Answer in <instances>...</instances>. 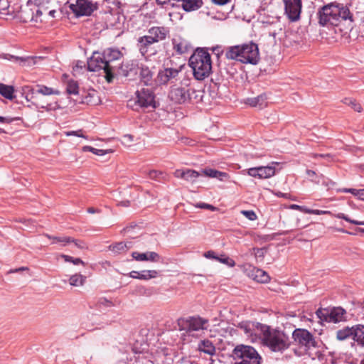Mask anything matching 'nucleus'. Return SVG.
<instances>
[{"instance_id":"obj_46","label":"nucleus","mask_w":364,"mask_h":364,"mask_svg":"<svg viewBox=\"0 0 364 364\" xmlns=\"http://www.w3.org/2000/svg\"><path fill=\"white\" fill-rule=\"evenodd\" d=\"M65 135L67 136H76L78 137H82L85 139H87V136L83 134V131L82 129H79L77 131H70V132H65Z\"/></svg>"},{"instance_id":"obj_31","label":"nucleus","mask_w":364,"mask_h":364,"mask_svg":"<svg viewBox=\"0 0 364 364\" xmlns=\"http://www.w3.org/2000/svg\"><path fill=\"white\" fill-rule=\"evenodd\" d=\"M14 88L11 85H7L0 83V95L8 100H13L15 98Z\"/></svg>"},{"instance_id":"obj_39","label":"nucleus","mask_w":364,"mask_h":364,"mask_svg":"<svg viewBox=\"0 0 364 364\" xmlns=\"http://www.w3.org/2000/svg\"><path fill=\"white\" fill-rule=\"evenodd\" d=\"M343 102L350 107H351L355 111L360 112L363 109L361 105L356 102L355 100L352 98H345L343 100Z\"/></svg>"},{"instance_id":"obj_56","label":"nucleus","mask_w":364,"mask_h":364,"mask_svg":"<svg viewBox=\"0 0 364 364\" xmlns=\"http://www.w3.org/2000/svg\"><path fill=\"white\" fill-rule=\"evenodd\" d=\"M274 193L279 197H283L285 198H290V193H282L280 191L274 192Z\"/></svg>"},{"instance_id":"obj_51","label":"nucleus","mask_w":364,"mask_h":364,"mask_svg":"<svg viewBox=\"0 0 364 364\" xmlns=\"http://www.w3.org/2000/svg\"><path fill=\"white\" fill-rule=\"evenodd\" d=\"M98 304L99 305L102 306H111L112 305V301H110L109 300L105 299V298H100L99 300H98Z\"/></svg>"},{"instance_id":"obj_50","label":"nucleus","mask_w":364,"mask_h":364,"mask_svg":"<svg viewBox=\"0 0 364 364\" xmlns=\"http://www.w3.org/2000/svg\"><path fill=\"white\" fill-rule=\"evenodd\" d=\"M203 256L207 259H212L215 260H217L218 259V255H216L215 252L213 250L205 252L203 254Z\"/></svg>"},{"instance_id":"obj_37","label":"nucleus","mask_w":364,"mask_h":364,"mask_svg":"<svg viewBox=\"0 0 364 364\" xmlns=\"http://www.w3.org/2000/svg\"><path fill=\"white\" fill-rule=\"evenodd\" d=\"M66 91L69 95H77L79 92V85L77 81L69 80L67 82Z\"/></svg>"},{"instance_id":"obj_53","label":"nucleus","mask_w":364,"mask_h":364,"mask_svg":"<svg viewBox=\"0 0 364 364\" xmlns=\"http://www.w3.org/2000/svg\"><path fill=\"white\" fill-rule=\"evenodd\" d=\"M71 242H74L75 245L80 249H85L86 247L85 243L82 240H77L74 239V241H71Z\"/></svg>"},{"instance_id":"obj_38","label":"nucleus","mask_w":364,"mask_h":364,"mask_svg":"<svg viewBox=\"0 0 364 364\" xmlns=\"http://www.w3.org/2000/svg\"><path fill=\"white\" fill-rule=\"evenodd\" d=\"M254 279L258 282L265 283L269 280V277L264 271L257 269L255 270V275Z\"/></svg>"},{"instance_id":"obj_5","label":"nucleus","mask_w":364,"mask_h":364,"mask_svg":"<svg viewBox=\"0 0 364 364\" xmlns=\"http://www.w3.org/2000/svg\"><path fill=\"white\" fill-rule=\"evenodd\" d=\"M174 176L185 181L193 180L200 176L216 178L220 181H228L229 174L225 171H220L211 168H205L200 171L191 169H178L174 171Z\"/></svg>"},{"instance_id":"obj_21","label":"nucleus","mask_w":364,"mask_h":364,"mask_svg":"<svg viewBox=\"0 0 364 364\" xmlns=\"http://www.w3.org/2000/svg\"><path fill=\"white\" fill-rule=\"evenodd\" d=\"M169 35V29L165 26H153L148 30V36L155 43L164 41Z\"/></svg>"},{"instance_id":"obj_10","label":"nucleus","mask_w":364,"mask_h":364,"mask_svg":"<svg viewBox=\"0 0 364 364\" xmlns=\"http://www.w3.org/2000/svg\"><path fill=\"white\" fill-rule=\"evenodd\" d=\"M337 8L336 3H331L323 6L318 10V23L322 26H338Z\"/></svg>"},{"instance_id":"obj_41","label":"nucleus","mask_w":364,"mask_h":364,"mask_svg":"<svg viewBox=\"0 0 364 364\" xmlns=\"http://www.w3.org/2000/svg\"><path fill=\"white\" fill-rule=\"evenodd\" d=\"M103 54L105 55L106 58H109L112 60V65H113V63L115 60H117L121 56V53L118 50H109L107 52H105Z\"/></svg>"},{"instance_id":"obj_2","label":"nucleus","mask_w":364,"mask_h":364,"mask_svg":"<svg viewBox=\"0 0 364 364\" xmlns=\"http://www.w3.org/2000/svg\"><path fill=\"white\" fill-rule=\"evenodd\" d=\"M189 65L198 80H203L212 72L210 55L205 48H198L189 58Z\"/></svg>"},{"instance_id":"obj_13","label":"nucleus","mask_w":364,"mask_h":364,"mask_svg":"<svg viewBox=\"0 0 364 364\" xmlns=\"http://www.w3.org/2000/svg\"><path fill=\"white\" fill-rule=\"evenodd\" d=\"M337 8V14L336 18H338V26H341L343 28L341 30L350 31L353 28V16L349 9L341 4L336 3Z\"/></svg>"},{"instance_id":"obj_16","label":"nucleus","mask_w":364,"mask_h":364,"mask_svg":"<svg viewBox=\"0 0 364 364\" xmlns=\"http://www.w3.org/2000/svg\"><path fill=\"white\" fill-rule=\"evenodd\" d=\"M279 164V162L272 161L266 166L250 168L248 169L247 173L252 177L257 178L259 179H267L275 174V166Z\"/></svg>"},{"instance_id":"obj_34","label":"nucleus","mask_w":364,"mask_h":364,"mask_svg":"<svg viewBox=\"0 0 364 364\" xmlns=\"http://www.w3.org/2000/svg\"><path fill=\"white\" fill-rule=\"evenodd\" d=\"M86 277L80 274L72 275L69 279V283L73 287H81L84 284Z\"/></svg>"},{"instance_id":"obj_47","label":"nucleus","mask_w":364,"mask_h":364,"mask_svg":"<svg viewBox=\"0 0 364 364\" xmlns=\"http://www.w3.org/2000/svg\"><path fill=\"white\" fill-rule=\"evenodd\" d=\"M195 206L198 208L208 209L211 211H215L218 210V208H216L210 204H208V203H198L195 205Z\"/></svg>"},{"instance_id":"obj_60","label":"nucleus","mask_w":364,"mask_h":364,"mask_svg":"<svg viewBox=\"0 0 364 364\" xmlns=\"http://www.w3.org/2000/svg\"><path fill=\"white\" fill-rule=\"evenodd\" d=\"M125 244H126V249H127V251H128L129 249L132 248L133 247V242L132 241H126V242H124Z\"/></svg>"},{"instance_id":"obj_32","label":"nucleus","mask_w":364,"mask_h":364,"mask_svg":"<svg viewBox=\"0 0 364 364\" xmlns=\"http://www.w3.org/2000/svg\"><path fill=\"white\" fill-rule=\"evenodd\" d=\"M350 336L354 337V326L351 328L346 327L336 332V338L339 341H344Z\"/></svg>"},{"instance_id":"obj_14","label":"nucleus","mask_w":364,"mask_h":364,"mask_svg":"<svg viewBox=\"0 0 364 364\" xmlns=\"http://www.w3.org/2000/svg\"><path fill=\"white\" fill-rule=\"evenodd\" d=\"M346 311L341 307H333L332 309H319L316 314L321 320L326 322L337 323L343 319Z\"/></svg>"},{"instance_id":"obj_35","label":"nucleus","mask_w":364,"mask_h":364,"mask_svg":"<svg viewBox=\"0 0 364 364\" xmlns=\"http://www.w3.org/2000/svg\"><path fill=\"white\" fill-rule=\"evenodd\" d=\"M45 236L48 237V239H50L53 240V244L60 242L62 243L63 246L66 245L67 244L71 242V241H74V239L70 237H53L48 234H45Z\"/></svg>"},{"instance_id":"obj_64","label":"nucleus","mask_w":364,"mask_h":364,"mask_svg":"<svg viewBox=\"0 0 364 364\" xmlns=\"http://www.w3.org/2000/svg\"><path fill=\"white\" fill-rule=\"evenodd\" d=\"M132 228V226H130V227H126L124 228L123 230H122V232H124V233H127L128 232H129L130 229Z\"/></svg>"},{"instance_id":"obj_19","label":"nucleus","mask_w":364,"mask_h":364,"mask_svg":"<svg viewBox=\"0 0 364 364\" xmlns=\"http://www.w3.org/2000/svg\"><path fill=\"white\" fill-rule=\"evenodd\" d=\"M266 326L260 323L247 322L240 325V329L244 331L247 336L251 338L253 341L257 339V336L262 337L261 326Z\"/></svg>"},{"instance_id":"obj_40","label":"nucleus","mask_w":364,"mask_h":364,"mask_svg":"<svg viewBox=\"0 0 364 364\" xmlns=\"http://www.w3.org/2000/svg\"><path fill=\"white\" fill-rule=\"evenodd\" d=\"M217 261L226 264L228 267H232L235 265V261L226 256L225 255H221L220 256H218Z\"/></svg>"},{"instance_id":"obj_4","label":"nucleus","mask_w":364,"mask_h":364,"mask_svg":"<svg viewBox=\"0 0 364 364\" xmlns=\"http://www.w3.org/2000/svg\"><path fill=\"white\" fill-rule=\"evenodd\" d=\"M116 65H112V60L106 58L105 54L94 53L87 61V70L91 72H97L102 70L106 80L112 82L116 70Z\"/></svg>"},{"instance_id":"obj_3","label":"nucleus","mask_w":364,"mask_h":364,"mask_svg":"<svg viewBox=\"0 0 364 364\" xmlns=\"http://www.w3.org/2000/svg\"><path fill=\"white\" fill-rule=\"evenodd\" d=\"M261 328L262 343L272 351L283 353L289 347V338L284 332L272 329L269 326H261Z\"/></svg>"},{"instance_id":"obj_33","label":"nucleus","mask_w":364,"mask_h":364,"mask_svg":"<svg viewBox=\"0 0 364 364\" xmlns=\"http://www.w3.org/2000/svg\"><path fill=\"white\" fill-rule=\"evenodd\" d=\"M149 178L154 181H169V176L167 173L158 171H150L148 173Z\"/></svg>"},{"instance_id":"obj_44","label":"nucleus","mask_w":364,"mask_h":364,"mask_svg":"<svg viewBox=\"0 0 364 364\" xmlns=\"http://www.w3.org/2000/svg\"><path fill=\"white\" fill-rule=\"evenodd\" d=\"M83 151H90L93 153L94 154L102 156L106 154V151L102 149H97L94 147H92L90 146H85L82 147Z\"/></svg>"},{"instance_id":"obj_26","label":"nucleus","mask_w":364,"mask_h":364,"mask_svg":"<svg viewBox=\"0 0 364 364\" xmlns=\"http://www.w3.org/2000/svg\"><path fill=\"white\" fill-rule=\"evenodd\" d=\"M181 3V6L185 11L190 12L198 10L203 4V0H178Z\"/></svg>"},{"instance_id":"obj_45","label":"nucleus","mask_w":364,"mask_h":364,"mask_svg":"<svg viewBox=\"0 0 364 364\" xmlns=\"http://www.w3.org/2000/svg\"><path fill=\"white\" fill-rule=\"evenodd\" d=\"M240 213L250 220L254 221L257 218L256 213L253 210H241Z\"/></svg>"},{"instance_id":"obj_48","label":"nucleus","mask_w":364,"mask_h":364,"mask_svg":"<svg viewBox=\"0 0 364 364\" xmlns=\"http://www.w3.org/2000/svg\"><path fill=\"white\" fill-rule=\"evenodd\" d=\"M332 191H335L336 193H350L353 196H356L357 189L356 188H332Z\"/></svg>"},{"instance_id":"obj_7","label":"nucleus","mask_w":364,"mask_h":364,"mask_svg":"<svg viewBox=\"0 0 364 364\" xmlns=\"http://www.w3.org/2000/svg\"><path fill=\"white\" fill-rule=\"evenodd\" d=\"M22 94L25 95V98L28 102H31L35 106L38 107L40 105L39 94L43 95H59V91L43 85H37L36 89L27 85L22 87Z\"/></svg>"},{"instance_id":"obj_23","label":"nucleus","mask_w":364,"mask_h":364,"mask_svg":"<svg viewBox=\"0 0 364 364\" xmlns=\"http://www.w3.org/2000/svg\"><path fill=\"white\" fill-rule=\"evenodd\" d=\"M132 257L136 261H150V262H159L160 259V255L155 252H133Z\"/></svg>"},{"instance_id":"obj_24","label":"nucleus","mask_w":364,"mask_h":364,"mask_svg":"<svg viewBox=\"0 0 364 364\" xmlns=\"http://www.w3.org/2000/svg\"><path fill=\"white\" fill-rule=\"evenodd\" d=\"M159 272L156 270H143L141 272L132 271L129 273V277L134 279L149 280L150 279L156 278Z\"/></svg>"},{"instance_id":"obj_49","label":"nucleus","mask_w":364,"mask_h":364,"mask_svg":"<svg viewBox=\"0 0 364 364\" xmlns=\"http://www.w3.org/2000/svg\"><path fill=\"white\" fill-rule=\"evenodd\" d=\"M37 107H41L42 109H46V111H50L56 109L58 107H59V105L57 103H55L54 106H52V105L50 104L45 105L40 102V105H38Z\"/></svg>"},{"instance_id":"obj_12","label":"nucleus","mask_w":364,"mask_h":364,"mask_svg":"<svg viewBox=\"0 0 364 364\" xmlns=\"http://www.w3.org/2000/svg\"><path fill=\"white\" fill-rule=\"evenodd\" d=\"M292 337L295 343L303 348L304 350H308L312 347L316 346V341L314 336L306 329L296 328L293 331Z\"/></svg>"},{"instance_id":"obj_18","label":"nucleus","mask_w":364,"mask_h":364,"mask_svg":"<svg viewBox=\"0 0 364 364\" xmlns=\"http://www.w3.org/2000/svg\"><path fill=\"white\" fill-rule=\"evenodd\" d=\"M136 102L141 107H153L155 105V96L154 92L149 88H141L136 92Z\"/></svg>"},{"instance_id":"obj_30","label":"nucleus","mask_w":364,"mask_h":364,"mask_svg":"<svg viewBox=\"0 0 364 364\" xmlns=\"http://www.w3.org/2000/svg\"><path fill=\"white\" fill-rule=\"evenodd\" d=\"M140 77L141 80L144 82L145 85H149L152 80L153 73L152 71L146 66L143 65L140 67Z\"/></svg>"},{"instance_id":"obj_43","label":"nucleus","mask_w":364,"mask_h":364,"mask_svg":"<svg viewBox=\"0 0 364 364\" xmlns=\"http://www.w3.org/2000/svg\"><path fill=\"white\" fill-rule=\"evenodd\" d=\"M61 257L64 259L65 262H71L75 265L85 264L84 262L80 258H73L66 255H61Z\"/></svg>"},{"instance_id":"obj_8","label":"nucleus","mask_w":364,"mask_h":364,"mask_svg":"<svg viewBox=\"0 0 364 364\" xmlns=\"http://www.w3.org/2000/svg\"><path fill=\"white\" fill-rule=\"evenodd\" d=\"M198 92L194 89H187L182 87H171L168 97L171 101L176 104H183L188 102H191L193 99L198 102V97H201L198 94Z\"/></svg>"},{"instance_id":"obj_17","label":"nucleus","mask_w":364,"mask_h":364,"mask_svg":"<svg viewBox=\"0 0 364 364\" xmlns=\"http://www.w3.org/2000/svg\"><path fill=\"white\" fill-rule=\"evenodd\" d=\"M285 14L291 22L299 20L302 8L301 0H284Z\"/></svg>"},{"instance_id":"obj_62","label":"nucleus","mask_w":364,"mask_h":364,"mask_svg":"<svg viewBox=\"0 0 364 364\" xmlns=\"http://www.w3.org/2000/svg\"><path fill=\"white\" fill-rule=\"evenodd\" d=\"M85 67V63L82 61H78L77 63H76V65H75V68H82Z\"/></svg>"},{"instance_id":"obj_42","label":"nucleus","mask_w":364,"mask_h":364,"mask_svg":"<svg viewBox=\"0 0 364 364\" xmlns=\"http://www.w3.org/2000/svg\"><path fill=\"white\" fill-rule=\"evenodd\" d=\"M126 244L124 242H117L110 246L111 250L115 253H122L127 252Z\"/></svg>"},{"instance_id":"obj_58","label":"nucleus","mask_w":364,"mask_h":364,"mask_svg":"<svg viewBox=\"0 0 364 364\" xmlns=\"http://www.w3.org/2000/svg\"><path fill=\"white\" fill-rule=\"evenodd\" d=\"M314 158L321 157V158H324V159H328L332 158L331 155L329 154H314Z\"/></svg>"},{"instance_id":"obj_22","label":"nucleus","mask_w":364,"mask_h":364,"mask_svg":"<svg viewBox=\"0 0 364 364\" xmlns=\"http://www.w3.org/2000/svg\"><path fill=\"white\" fill-rule=\"evenodd\" d=\"M246 105L258 109H263L267 106V97L265 94H261L255 97H248L245 100Z\"/></svg>"},{"instance_id":"obj_57","label":"nucleus","mask_w":364,"mask_h":364,"mask_svg":"<svg viewBox=\"0 0 364 364\" xmlns=\"http://www.w3.org/2000/svg\"><path fill=\"white\" fill-rule=\"evenodd\" d=\"M28 267H19V268H17V269H11L9 272V273H16V272H22V271H24V270H28Z\"/></svg>"},{"instance_id":"obj_54","label":"nucleus","mask_w":364,"mask_h":364,"mask_svg":"<svg viewBox=\"0 0 364 364\" xmlns=\"http://www.w3.org/2000/svg\"><path fill=\"white\" fill-rule=\"evenodd\" d=\"M356 197L358 198L364 200V188L357 189Z\"/></svg>"},{"instance_id":"obj_15","label":"nucleus","mask_w":364,"mask_h":364,"mask_svg":"<svg viewBox=\"0 0 364 364\" xmlns=\"http://www.w3.org/2000/svg\"><path fill=\"white\" fill-rule=\"evenodd\" d=\"M70 9L77 16H90L97 9V4L90 0H77L70 5Z\"/></svg>"},{"instance_id":"obj_6","label":"nucleus","mask_w":364,"mask_h":364,"mask_svg":"<svg viewBox=\"0 0 364 364\" xmlns=\"http://www.w3.org/2000/svg\"><path fill=\"white\" fill-rule=\"evenodd\" d=\"M232 356L235 360H241L235 364H260L261 361L260 355L253 347L242 344L234 348Z\"/></svg>"},{"instance_id":"obj_1","label":"nucleus","mask_w":364,"mask_h":364,"mask_svg":"<svg viewBox=\"0 0 364 364\" xmlns=\"http://www.w3.org/2000/svg\"><path fill=\"white\" fill-rule=\"evenodd\" d=\"M225 56L228 60L252 65H257L260 59L258 46L252 41L226 47Z\"/></svg>"},{"instance_id":"obj_61","label":"nucleus","mask_w":364,"mask_h":364,"mask_svg":"<svg viewBox=\"0 0 364 364\" xmlns=\"http://www.w3.org/2000/svg\"><path fill=\"white\" fill-rule=\"evenodd\" d=\"M11 121H12L11 119H9L6 117L0 116V122L2 123H10V122H11Z\"/></svg>"},{"instance_id":"obj_63","label":"nucleus","mask_w":364,"mask_h":364,"mask_svg":"<svg viewBox=\"0 0 364 364\" xmlns=\"http://www.w3.org/2000/svg\"><path fill=\"white\" fill-rule=\"evenodd\" d=\"M87 212L89 213H97L98 210L92 207H90L87 209Z\"/></svg>"},{"instance_id":"obj_9","label":"nucleus","mask_w":364,"mask_h":364,"mask_svg":"<svg viewBox=\"0 0 364 364\" xmlns=\"http://www.w3.org/2000/svg\"><path fill=\"white\" fill-rule=\"evenodd\" d=\"M208 323V320L198 316L181 318L177 321L179 331H184L188 333L206 329Z\"/></svg>"},{"instance_id":"obj_29","label":"nucleus","mask_w":364,"mask_h":364,"mask_svg":"<svg viewBox=\"0 0 364 364\" xmlns=\"http://www.w3.org/2000/svg\"><path fill=\"white\" fill-rule=\"evenodd\" d=\"M353 340L358 345L364 346V325L354 326Z\"/></svg>"},{"instance_id":"obj_20","label":"nucleus","mask_w":364,"mask_h":364,"mask_svg":"<svg viewBox=\"0 0 364 364\" xmlns=\"http://www.w3.org/2000/svg\"><path fill=\"white\" fill-rule=\"evenodd\" d=\"M181 72L178 68H164L158 73L156 82L159 85H166L173 79H176Z\"/></svg>"},{"instance_id":"obj_27","label":"nucleus","mask_w":364,"mask_h":364,"mask_svg":"<svg viewBox=\"0 0 364 364\" xmlns=\"http://www.w3.org/2000/svg\"><path fill=\"white\" fill-rule=\"evenodd\" d=\"M173 44L174 50L179 54L186 53L191 48L190 43L182 38H174Z\"/></svg>"},{"instance_id":"obj_36","label":"nucleus","mask_w":364,"mask_h":364,"mask_svg":"<svg viewBox=\"0 0 364 364\" xmlns=\"http://www.w3.org/2000/svg\"><path fill=\"white\" fill-rule=\"evenodd\" d=\"M85 102L90 105H97L99 102V97L97 96V91L92 90L85 97Z\"/></svg>"},{"instance_id":"obj_28","label":"nucleus","mask_w":364,"mask_h":364,"mask_svg":"<svg viewBox=\"0 0 364 364\" xmlns=\"http://www.w3.org/2000/svg\"><path fill=\"white\" fill-rule=\"evenodd\" d=\"M198 350L210 355H213L215 353L213 343L208 339L202 340L198 343Z\"/></svg>"},{"instance_id":"obj_55","label":"nucleus","mask_w":364,"mask_h":364,"mask_svg":"<svg viewBox=\"0 0 364 364\" xmlns=\"http://www.w3.org/2000/svg\"><path fill=\"white\" fill-rule=\"evenodd\" d=\"M213 3L216 5H225L230 1V0H212Z\"/></svg>"},{"instance_id":"obj_52","label":"nucleus","mask_w":364,"mask_h":364,"mask_svg":"<svg viewBox=\"0 0 364 364\" xmlns=\"http://www.w3.org/2000/svg\"><path fill=\"white\" fill-rule=\"evenodd\" d=\"M255 255L257 257H263L265 252V250L262 248L254 249Z\"/></svg>"},{"instance_id":"obj_11","label":"nucleus","mask_w":364,"mask_h":364,"mask_svg":"<svg viewBox=\"0 0 364 364\" xmlns=\"http://www.w3.org/2000/svg\"><path fill=\"white\" fill-rule=\"evenodd\" d=\"M289 209L292 210H297L301 212H303L304 213L308 214H314V215H328L331 216H334L339 219H343L351 224L357 225H364V221H359L355 220H352L350 218H348L347 215H346L344 213H340L338 214H333L332 212L329 210H314V209H309L308 208H306L304 206H301L296 204H291L289 206Z\"/></svg>"},{"instance_id":"obj_25","label":"nucleus","mask_w":364,"mask_h":364,"mask_svg":"<svg viewBox=\"0 0 364 364\" xmlns=\"http://www.w3.org/2000/svg\"><path fill=\"white\" fill-rule=\"evenodd\" d=\"M154 43L155 42L148 35L139 37L137 40V46L143 56L147 54L149 47Z\"/></svg>"},{"instance_id":"obj_59","label":"nucleus","mask_w":364,"mask_h":364,"mask_svg":"<svg viewBox=\"0 0 364 364\" xmlns=\"http://www.w3.org/2000/svg\"><path fill=\"white\" fill-rule=\"evenodd\" d=\"M213 51L217 54L218 55H220V53H223V52L225 53V50H221V47H219V46H217V47H215L213 48Z\"/></svg>"}]
</instances>
